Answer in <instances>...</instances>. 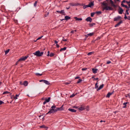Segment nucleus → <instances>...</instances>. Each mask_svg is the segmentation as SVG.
<instances>
[{
	"label": "nucleus",
	"instance_id": "obj_55",
	"mask_svg": "<svg viewBox=\"0 0 130 130\" xmlns=\"http://www.w3.org/2000/svg\"><path fill=\"white\" fill-rule=\"evenodd\" d=\"M85 36L86 38L88 37L89 36V35H88V34L85 35Z\"/></svg>",
	"mask_w": 130,
	"mask_h": 130
},
{
	"label": "nucleus",
	"instance_id": "obj_12",
	"mask_svg": "<svg viewBox=\"0 0 130 130\" xmlns=\"http://www.w3.org/2000/svg\"><path fill=\"white\" fill-rule=\"evenodd\" d=\"M88 5L89 6V7H91V6H94V2L93 1L89 3Z\"/></svg>",
	"mask_w": 130,
	"mask_h": 130
},
{
	"label": "nucleus",
	"instance_id": "obj_23",
	"mask_svg": "<svg viewBox=\"0 0 130 130\" xmlns=\"http://www.w3.org/2000/svg\"><path fill=\"white\" fill-rule=\"evenodd\" d=\"M50 99L51 98L50 97L48 98L47 99V98H45V101L46 103L48 102L50 100Z\"/></svg>",
	"mask_w": 130,
	"mask_h": 130
},
{
	"label": "nucleus",
	"instance_id": "obj_18",
	"mask_svg": "<svg viewBox=\"0 0 130 130\" xmlns=\"http://www.w3.org/2000/svg\"><path fill=\"white\" fill-rule=\"evenodd\" d=\"M68 110L69 111L72 112H75L76 111V110L72 109L69 108L68 109Z\"/></svg>",
	"mask_w": 130,
	"mask_h": 130
},
{
	"label": "nucleus",
	"instance_id": "obj_5",
	"mask_svg": "<svg viewBox=\"0 0 130 130\" xmlns=\"http://www.w3.org/2000/svg\"><path fill=\"white\" fill-rule=\"evenodd\" d=\"M39 82H43V83H45L47 85H49L50 84V83L48 81L45 80H40Z\"/></svg>",
	"mask_w": 130,
	"mask_h": 130
},
{
	"label": "nucleus",
	"instance_id": "obj_27",
	"mask_svg": "<svg viewBox=\"0 0 130 130\" xmlns=\"http://www.w3.org/2000/svg\"><path fill=\"white\" fill-rule=\"evenodd\" d=\"M55 55V54L51 52V53L49 55V56L50 57H52L53 56H54Z\"/></svg>",
	"mask_w": 130,
	"mask_h": 130
},
{
	"label": "nucleus",
	"instance_id": "obj_8",
	"mask_svg": "<svg viewBox=\"0 0 130 130\" xmlns=\"http://www.w3.org/2000/svg\"><path fill=\"white\" fill-rule=\"evenodd\" d=\"M63 105H62L59 108H57L55 110V112H57V111L59 110V111H61L63 110Z\"/></svg>",
	"mask_w": 130,
	"mask_h": 130
},
{
	"label": "nucleus",
	"instance_id": "obj_30",
	"mask_svg": "<svg viewBox=\"0 0 130 130\" xmlns=\"http://www.w3.org/2000/svg\"><path fill=\"white\" fill-rule=\"evenodd\" d=\"M82 79H78V81L77 82V84H78L80 83L82 81Z\"/></svg>",
	"mask_w": 130,
	"mask_h": 130
},
{
	"label": "nucleus",
	"instance_id": "obj_29",
	"mask_svg": "<svg viewBox=\"0 0 130 130\" xmlns=\"http://www.w3.org/2000/svg\"><path fill=\"white\" fill-rule=\"evenodd\" d=\"M94 34V32L90 33L89 34H88V35H89V36H91Z\"/></svg>",
	"mask_w": 130,
	"mask_h": 130
},
{
	"label": "nucleus",
	"instance_id": "obj_54",
	"mask_svg": "<svg viewBox=\"0 0 130 130\" xmlns=\"http://www.w3.org/2000/svg\"><path fill=\"white\" fill-rule=\"evenodd\" d=\"M99 78H94V79H93V80H98V79Z\"/></svg>",
	"mask_w": 130,
	"mask_h": 130
},
{
	"label": "nucleus",
	"instance_id": "obj_63",
	"mask_svg": "<svg viewBox=\"0 0 130 130\" xmlns=\"http://www.w3.org/2000/svg\"><path fill=\"white\" fill-rule=\"evenodd\" d=\"M46 102L45 101L43 103V104L44 105Z\"/></svg>",
	"mask_w": 130,
	"mask_h": 130
},
{
	"label": "nucleus",
	"instance_id": "obj_15",
	"mask_svg": "<svg viewBox=\"0 0 130 130\" xmlns=\"http://www.w3.org/2000/svg\"><path fill=\"white\" fill-rule=\"evenodd\" d=\"M113 93V92H108L106 96L107 98H109L110 96Z\"/></svg>",
	"mask_w": 130,
	"mask_h": 130
},
{
	"label": "nucleus",
	"instance_id": "obj_33",
	"mask_svg": "<svg viewBox=\"0 0 130 130\" xmlns=\"http://www.w3.org/2000/svg\"><path fill=\"white\" fill-rule=\"evenodd\" d=\"M126 1H125V0H123L122 2H121V5H122V4H124V3H126Z\"/></svg>",
	"mask_w": 130,
	"mask_h": 130
},
{
	"label": "nucleus",
	"instance_id": "obj_62",
	"mask_svg": "<svg viewBox=\"0 0 130 130\" xmlns=\"http://www.w3.org/2000/svg\"><path fill=\"white\" fill-rule=\"evenodd\" d=\"M105 122V121H103V120H101V121H100V122Z\"/></svg>",
	"mask_w": 130,
	"mask_h": 130
},
{
	"label": "nucleus",
	"instance_id": "obj_52",
	"mask_svg": "<svg viewBox=\"0 0 130 130\" xmlns=\"http://www.w3.org/2000/svg\"><path fill=\"white\" fill-rule=\"evenodd\" d=\"M56 47H57L59 48V45L57 44H56Z\"/></svg>",
	"mask_w": 130,
	"mask_h": 130
},
{
	"label": "nucleus",
	"instance_id": "obj_31",
	"mask_svg": "<svg viewBox=\"0 0 130 130\" xmlns=\"http://www.w3.org/2000/svg\"><path fill=\"white\" fill-rule=\"evenodd\" d=\"M19 94H16L15 96L14 97V99H18L17 97L19 96Z\"/></svg>",
	"mask_w": 130,
	"mask_h": 130
},
{
	"label": "nucleus",
	"instance_id": "obj_40",
	"mask_svg": "<svg viewBox=\"0 0 130 130\" xmlns=\"http://www.w3.org/2000/svg\"><path fill=\"white\" fill-rule=\"evenodd\" d=\"M93 53V52H90L87 55H90L92 54Z\"/></svg>",
	"mask_w": 130,
	"mask_h": 130
},
{
	"label": "nucleus",
	"instance_id": "obj_39",
	"mask_svg": "<svg viewBox=\"0 0 130 130\" xmlns=\"http://www.w3.org/2000/svg\"><path fill=\"white\" fill-rule=\"evenodd\" d=\"M10 92H8L7 91H5L3 93V94H8V93H9Z\"/></svg>",
	"mask_w": 130,
	"mask_h": 130
},
{
	"label": "nucleus",
	"instance_id": "obj_57",
	"mask_svg": "<svg viewBox=\"0 0 130 130\" xmlns=\"http://www.w3.org/2000/svg\"><path fill=\"white\" fill-rule=\"evenodd\" d=\"M74 32V30H73L71 31V32H70V33H72V34Z\"/></svg>",
	"mask_w": 130,
	"mask_h": 130
},
{
	"label": "nucleus",
	"instance_id": "obj_36",
	"mask_svg": "<svg viewBox=\"0 0 130 130\" xmlns=\"http://www.w3.org/2000/svg\"><path fill=\"white\" fill-rule=\"evenodd\" d=\"M95 13V12H94L91 13V16L92 17H93Z\"/></svg>",
	"mask_w": 130,
	"mask_h": 130
},
{
	"label": "nucleus",
	"instance_id": "obj_34",
	"mask_svg": "<svg viewBox=\"0 0 130 130\" xmlns=\"http://www.w3.org/2000/svg\"><path fill=\"white\" fill-rule=\"evenodd\" d=\"M10 51V49H8L5 51V55H6Z\"/></svg>",
	"mask_w": 130,
	"mask_h": 130
},
{
	"label": "nucleus",
	"instance_id": "obj_22",
	"mask_svg": "<svg viewBox=\"0 0 130 130\" xmlns=\"http://www.w3.org/2000/svg\"><path fill=\"white\" fill-rule=\"evenodd\" d=\"M124 19H127L129 20H130L129 19H130V15L129 16H128V17L126 16V14H125Z\"/></svg>",
	"mask_w": 130,
	"mask_h": 130
},
{
	"label": "nucleus",
	"instance_id": "obj_17",
	"mask_svg": "<svg viewBox=\"0 0 130 130\" xmlns=\"http://www.w3.org/2000/svg\"><path fill=\"white\" fill-rule=\"evenodd\" d=\"M104 86V85L103 84H102V85H101L97 89V91H98L99 90L102 89L103 87Z\"/></svg>",
	"mask_w": 130,
	"mask_h": 130
},
{
	"label": "nucleus",
	"instance_id": "obj_26",
	"mask_svg": "<svg viewBox=\"0 0 130 130\" xmlns=\"http://www.w3.org/2000/svg\"><path fill=\"white\" fill-rule=\"evenodd\" d=\"M128 103L127 102H125L123 104V105H124V106H123V108H126V104H127V103Z\"/></svg>",
	"mask_w": 130,
	"mask_h": 130
},
{
	"label": "nucleus",
	"instance_id": "obj_20",
	"mask_svg": "<svg viewBox=\"0 0 130 130\" xmlns=\"http://www.w3.org/2000/svg\"><path fill=\"white\" fill-rule=\"evenodd\" d=\"M40 128H43L45 129L46 130L48 128V127L47 126H46L44 125H42L41 126H40Z\"/></svg>",
	"mask_w": 130,
	"mask_h": 130
},
{
	"label": "nucleus",
	"instance_id": "obj_35",
	"mask_svg": "<svg viewBox=\"0 0 130 130\" xmlns=\"http://www.w3.org/2000/svg\"><path fill=\"white\" fill-rule=\"evenodd\" d=\"M89 6L88 5H85L83 6V8L84 9H85L89 7Z\"/></svg>",
	"mask_w": 130,
	"mask_h": 130
},
{
	"label": "nucleus",
	"instance_id": "obj_24",
	"mask_svg": "<svg viewBox=\"0 0 130 130\" xmlns=\"http://www.w3.org/2000/svg\"><path fill=\"white\" fill-rule=\"evenodd\" d=\"M95 23H89V25L90 27H92L93 26V25H95Z\"/></svg>",
	"mask_w": 130,
	"mask_h": 130
},
{
	"label": "nucleus",
	"instance_id": "obj_64",
	"mask_svg": "<svg viewBox=\"0 0 130 130\" xmlns=\"http://www.w3.org/2000/svg\"><path fill=\"white\" fill-rule=\"evenodd\" d=\"M74 32H75L77 31V30H74Z\"/></svg>",
	"mask_w": 130,
	"mask_h": 130
},
{
	"label": "nucleus",
	"instance_id": "obj_14",
	"mask_svg": "<svg viewBox=\"0 0 130 130\" xmlns=\"http://www.w3.org/2000/svg\"><path fill=\"white\" fill-rule=\"evenodd\" d=\"M74 18L75 19V20L76 21H81L82 20V18H78L76 17H75Z\"/></svg>",
	"mask_w": 130,
	"mask_h": 130
},
{
	"label": "nucleus",
	"instance_id": "obj_10",
	"mask_svg": "<svg viewBox=\"0 0 130 130\" xmlns=\"http://www.w3.org/2000/svg\"><path fill=\"white\" fill-rule=\"evenodd\" d=\"M85 20L87 22H89L90 23H91L92 22V19L91 17H88L85 19Z\"/></svg>",
	"mask_w": 130,
	"mask_h": 130
},
{
	"label": "nucleus",
	"instance_id": "obj_13",
	"mask_svg": "<svg viewBox=\"0 0 130 130\" xmlns=\"http://www.w3.org/2000/svg\"><path fill=\"white\" fill-rule=\"evenodd\" d=\"M71 17L69 16L66 15L65 16L64 19L66 21H68L71 19Z\"/></svg>",
	"mask_w": 130,
	"mask_h": 130
},
{
	"label": "nucleus",
	"instance_id": "obj_41",
	"mask_svg": "<svg viewBox=\"0 0 130 130\" xmlns=\"http://www.w3.org/2000/svg\"><path fill=\"white\" fill-rule=\"evenodd\" d=\"M95 13L97 14H101V11H96L95 12Z\"/></svg>",
	"mask_w": 130,
	"mask_h": 130
},
{
	"label": "nucleus",
	"instance_id": "obj_37",
	"mask_svg": "<svg viewBox=\"0 0 130 130\" xmlns=\"http://www.w3.org/2000/svg\"><path fill=\"white\" fill-rule=\"evenodd\" d=\"M76 95V94H73L72 95H71L70 96V98H72V97H73L74 96H75Z\"/></svg>",
	"mask_w": 130,
	"mask_h": 130
},
{
	"label": "nucleus",
	"instance_id": "obj_25",
	"mask_svg": "<svg viewBox=\"0 0 130 130\" xmlns=\"http://www.w3.org/2000/svg\"><path fill=\"white\" fill-rule=\"evenodd\" d=\"M67 48V47H64L63 48H61L60 50V52L62 51H65Z\"/></svg>",
	"mask_w": 130,
	"mask_h": 130
},
{
	"label": "nucleus",
	"instance_id": "obj_6",
	"mask_svg": "<svg viewBox=\"0 0 130 130\" xmlns=\"http://www.w3.org/2000/svg\"><path fill=\"white\" fill-rule=\"evenodd\" d=\"M121 16H118L117 17H115L113 21H118L120 20H121Z\"/></svg>",
	"mask_w": 130,
	"mask_h": 130
},
{
	"label": "nucleus",
	"instance_id": "obj_56",
	"mask_svg": "<svg viewBox=\"0 0 130 130\" xmlns=\"http://www.w3.org/2000/svg\"><path fill=\"white\" fill-rule=\"evenodd\" d=\"M23 83H22V82H20V84L21 85H23Z\"/></svg>",
	"mask_w": 130,
	"mask_h": 130
},
{
	"label": "nucleus",
	"instance_id": "obj_61",
	"mask_svg": "<svg viewBox=\"0 0 130 130\" xmlns=\"http://www.w3.org/2000/svg\"><path fill=\"white\" fill-rule=\"evenodd\" d=\"M65 84L66 85H68L69 84H70V83L68 82H66L65 83Z\"/></svg>",
	"mask_w": 130,
	"mask_h": 130
},
{
	"label": "nucleus",
	"instance_id": "obj_60",
	"mask_svg": "<svg viewBox=\"0 0 130 130\" xmlns=\"http://www.w3.org/2000/svg\"><path fill=\"white\" fill-rule=\"evenodd\" d=\"M126 3H127L128 5V4H130L129 3V1H126Z\"/></svg>",
	"mask_w": 130,
	"mask_h": 130
},
{
	"label": "nucleus",
	"instance_id": "obj_45",
	"mask_svg": "<svg viewBox=\"0 0 130 130\" xmlns=\"http://www.w3.org/2000/svg\"><path fill=\"white\" fill-rule=\"evenodd\" d=\"M87 68H82V70L83 71L86 70L87 69Z\"/></svg>",
	"mask_w": 130,
	"mask_h": 130
},
{
	"label": "nucleus",
	"instance_id": "obj_44",
	"mask_svg": "<svg viewBox=\"0 0 130 130\" xmlns=\"http://www.w3.org/2000/svg\"><path fill=\"white\" fill-rule=\"evenodd\" d=\"M111 63V61H108L107 62L106 64H109V63Z\"/></svg>",
	"mask_w": 130,
	"mask_h": 130
},
{
	"label": "nucleus",
	"instance_id": "obj_51",
	"mask_svg": "<svg viewBox=\"0 0 130 130\" xmlns=\"http://www.w3.org/2000/svg\"><path fill=\"white\" fill-rule=\"evenodd\" d=\"M73 108H78V107L77 106H74L73 107Z\"/></svg>",
	"mask_w": 130,
	"mask_h": 130
},
{
	"label": "nucleus",
	"instance_id": "obj_11",
	"mask_svg": "<svg viewBox=\"0 0 130 130\" xmlns=\"http://www.w3.org/2000/svg\"><path fill=\"white\" fill-rule=\"evenodd\" d=\"M123 23V21L122 20H121L117 24L115 25V27H116L119 26L121 24Z\"/></svg>",
	"mask_w": 130,
	"mask_h": 130
},
{
	"label": "nucleus",
	"instance_id": "obj_59",
	"mask_svg": "<svg viewBox=\"0 0 130 130\" xmlns=\"http://www.w3.org/2000/svg\"><path fill=\"white\" fill-rule=\"evenodd\" d=\"M19 62V61H17L16 62V63H15V65H17L18 64V62Z\"/></svg>",
	"mask_w": 130,
	"mask_h": 130
},
{
	"label": "nucleus",
	"instance_id": "obj_19",
	"mask_svg": "<svg viewBox=\"0 0 130 130\" xmlns=\"http://www.w3.org/2000/svg\"><path fill=\"white\" fill-rule=\"evenodd\" d=\"M28 82L26 81H25L23 83V85H24L25 86H27L28 85Z\"/></svg>",
	"mask_w": 130,
	"mask_h": 130
},
{
	"label": "nucleus",
	"instance_id": "obj_21",
	"mask_svg": "<svg viewBox=\"0 0 130 130\" xmlns=\"http://www.w3.org/2000/svg\"><path fill=\"white\" fill-rule=\"evenodd\" d=\"M92 70L93 73L94 74H95L97 73V71L98 70V69H94V68H92Z\"/></svg>",
	"mask_w": 130,
	"mask_h": 130
},
{
	"label": "nucleus",
	"instance_id": "obj_32",
	"mask_svg": "<svg viewBox=\"0 0 130 130\" xmlns=\"http://www.w3.org/2000/svg\"><path fill=\"white\" fill-rule=\"evenodd\" d=\"M98 80L97 81V83L95 84V88L96 89L98 88Z\"/></svg>",
	"mask_w": 130,
	"mask_h": 130
},
{
	"label": "nucleus",
	"instance_id": "obj_42",
	"mask_svg": "<svg viewBox=\"0 0 130 130\" xmlns=\"http://www.w3.org/2000/svg\"><path fill=\"white\" fill-rule=\"evenodd\" d=\"M37 3V1H36L34 4V6H35V7H36Z\"/></svg>",
	"mask_w": 130,
	"mask_h": 130
},
{
	"label": "nucleus",
	"instance_id": "obj_3",
	"mask_svg": "<svg viewBox=\"0 0 130 130\" xmlns=\"http://www.w3.org/2000/svg\"><path fill=\"white\" fill-rule=\"evenodd\" d=\"M43 52H40L39 51H38L36 52L33 54L38 57H40L42 56V55L43 54Z\"/></svg>",
	"mask_w": 130,
	"mask_h": 130
},
{
	"label": "nucleus",
	"instance_id": "obj_2",
	"mask_svg": "<svg viewBox=\"0 0 130 130\" xmlns=\"http://www.w3.org/2000/svg\"><path fill=\"white\" fill-rule=\"evenodd\" d=\"M56 107L55 106L53 105L52 106L51 108L52 109H50V110L48 111V112L46 113V115L48 114H51V113H53L55 112L56 109H55Z\"/></svg>",
	"mask_w": 130,
	"mask_h": 130
},
{
	"label": "nucleus",
	"instance_id": "obj_4",
	"mask_svg": "<svg viewBox=\"0 0 130 130\" xmlns=\"http://www.w3.org/2000/svg\"><path fill=\"white\" fill-rule=\"evenodd\" d=\"M28 57V56H26L25 57H22L18 60V61H25Z\"/></svg>",
	"mask_w": 130,
	"mask_h": 130
},
{
	"label": "nucleus",
	"instance_id": "obj_48",
	"mask_svg": "<svg viewBox=\"0 0 130 130\" xmlns=\"http://www.w3.org/2000/svg\"><path fill=\"white\" fill-rule=\"evenodd\" d=\"M50 55V52L49 51H48L47 52V56H49Z\"/></svg>",
	"mask_w": 130,
	"mask_h": 130
},
{
	"label": "nucleus",
	"instance_id": "obj_50",
	"mask_svg": "<svg viewBox=\"0 0 130 130\" xmlns=\"http://www.w3.org/2000/svg\"><path fill=\"white\" fill-rule=\"evenodd\" d=\"M130 9V8H128L126 10L127 11H128Z\"/></svg>",
	"mask_w": 130,
	"mask_h": 130
},
{
	"label": "nucleus",
	"instance_id": "obj_58",
	"mask_svg": "<svg viewBox=\"0 0 130 130\" xmlns=\"http://www.w3.org/2000/svg\"><path fill=\"white\" fill-rule=\"evenodd\" d=\"M54 42L55 44H57L58 42L57 41L55 40V41Z\"/></svg>",
	"mask_w": 130,
	"mask_h": 130
},
{
	"label": "nucleus",
	"instance_id": "obj_16",
	"mask_svg": "<svg viewBox=\"0 0 130 130\" xmlns=\"http://www.w3.org/2000/svg\"><path fill=\"white\" fill-rule=\"evenodd\" d=\"M85 107L83 106L82 105L80 107L78 108V109L80 110H83L84 109H85Z\"/></svg>",
	"mask_w": 130,
	"mask_h": 130
},
{
	"label": "nucleus",
	"instance_id": "obj_49",
	"mask_svg": "<svg viewBox=\"0 0 130 130\" xmlns=\"http://www.w3.org/2000/svg\"><path fill=\"white\" fill-rule=\"evenodd\" d=\"M67 39H62V41H67Z\"/></svg>",
	"mask_w": 130,
	"mask_h": 130
},
{
	"label": "nucleus",
	"instance_id": "obj_53",
	"mask_svg": "<svg viewBox=\"0 0 130 130\" xmlns=\"http://www.w3.org/2000/svg\"><path fill=\"white\" fill-rule=\"evenodd\" d=\"M79 78H80L79 76H77L75 77V79H78Z\"/></svg>",
	"mask_w": 130,
	"mask_h": 130
},
{
	"label": "nucleus",
	"instance_id": "obj_9",
	"mask_svg": "<svg viewBox=\"0 0 130 130\" xmlns=\"http://www.w3.org/2000/svg\"><path fill=\"white\" fill-rule=\"evenodd\" d=\"M123 9L121 7H119V9L118 10V12L120 14H122L123 11Z\"/></svg>",
	"mask_w": 130,
	"mask_h": 130
},
{
	"label": "nucleus",
	"instance_id": "obj_28",
	"mask_svg": "<svg viewBox=\"0 0 130 130\" xmlns=\"http://www.w3.org/2000/svg\"><path fill=\"white\" fill-rule=\"evenodd\" d=\"M70 5L71 6H77V5L76 4L72 3H70Z\"/></svg>",
	"mask_w": 130,
	"mask_h": 130
},
{
	"label": "nucleus",
	"instance_id": "obj_1",
	"mask_svg": "<svg viewBox=\"0 0 130 130\" xmlns=\"http://www.w3.org/2000/svg\"><path fill=\"white\" fill-rule=\"evenodd\" d=\"M103 11H113L116 10L117 6L116 5L112 0H106L101 3Z\"/></svg>",
	"mask_w": 130,
	"mask_h": 130
},
{
	"label": "nucleus",
	"instance_id": "obj_46",
	"mask_svg": "<svg viewBox=\"0 0 130 130\" xmlns=\"http://www.w3.org/2000/svg\"><path fill=\"white\" fill-rule=\"evenodd\" d=\"M125 14H126H126L127 15H128L129 14V13L128 12V11H127V10H126L125 12Z\"/></svg>",
	"mask_w": 130,
	"mask_h": 130
},
{
	"label": "nucleus",
	"instance_id": "obj_47",
	"mask_svg": "<svg viewBox=\"0 0 130 130\" xmlns=\"http://www.w3.org/2000/svg\"><path fill=\"white\" fill-rule=\"evenodd\" d=\"M4 103V102H3L2 101H0V105Z\"/></svg>",
	"mask_w": 130,
	"mask_h": 130
},
{
	"label": "nucleus",
	"instance_id": "obj_38",
	"mask_svg": "<svg viewBox=\"0 0 130 130\" xmlns=\"http://www.w3.org/2000/svg\"><path fill=\"white\" fill-rule=\"evenodd\" d=\"M35 74L37 76H41L42 75V74H40L39 73H36Z\"/></svg>",
	"mask_w": 130,
	"mask_h": 130
},
{
	"label": "nucleus",
	"instance_id": "obj_43",
	"mask_svg": "<svg viewBox=\"0 0 130 130\" xmlns=\"http://www.w3.org/2000/svg\"><path fill=\"white\" fill-rule=\"evenodd\" d=\"M43 36H41V37H39L37 39V40H39V39H41L43 37Z\"/></svg>",
	"mask_w": 130,
	"mask_h": 130
},
{
	"label": "nucleus",
	"instance_id": "obj_7",
	"mask_svg": "<svg viewBox=\"0 0 130 130\" xmlns=\"http://www.w3.org/2000/svg\"><path fill=\"white\" fill-rule=\"evenodd\" d=\"M56 12L60 14H62V15H66V13L64 12V10H62L61 11H59L58 10H57Z\"/></svg>",
	"mask_w": 130,
	"mask_h": 130
}]
</instances>
